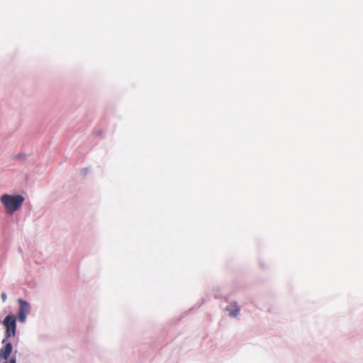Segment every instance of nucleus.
<instances>
[{"instance_id": "7ed1b4c3", "label": "nucleus", "mask_w": 363, "mask_h": 363, "mask_svg": "<svg viewBox=\"0 0 363 363\" xmlns=\"http://www.w3.org/2000/svg\"><path fill=\"white\" fill-rule=\"evenodd\" d=\"M18 302L19 303L18 320L20 322L23 323L30 312V307L28 302L22 299H18Z\"/></svg>"}, {"instance_id": "0eeeda50", "label": "nucleus", "mask_w": 363, "mask_h": 363, "mask_svg": "<svg viewBox=\"0 0 363 363\" xmlns=\"http://www.w3.org/2000/svg\"><path fill=\"white\" fill-rule=\"evenodd\" d=\"M10 363H16V359L15 358H11V360H10Z\"/></svg>"}, {"instance_id": "423d86ee", "label": "nucleus", "mask_w": 363, "mask_h": 363, "mask_svg": "<svg viewBox=\"0 0 363 363\" xmlns=\"http://www.w3.org/2000/svg\"><path fill=\"white\" fill-rule=\"evenodd\" d=\"M1 298H2V301H3L4 302H5V301H6V299H7V295H6V294L5 292H3V293L1 294Z\"/></svg>"}, {"instance_id": "f257e3e1", "label": "nucleus", "mask_w": 363, "mask_h": 363, "mask_svg": "<svg viewBox=\"0 0 363 363\" xmlns=\"http://www.w3.org/2000/svg\"><path fill=\"white\" fill-rule=\"evenodd\" d=\"M0 200L4 206L6 212L13 213L22 206V203L24 201V198L21 195L13 196L4 194L1 197Z\"/></svg>"}, {"instance_id": "39448f33", "label": "nucleus", "mask_w": 363, "mask_h": 363, "mask_svg": "<svg viewBox=\"0 0 363 363\" xmlns=\"http://www.w3.org/2000/svg\"><path fill=\"white\" fill-rule=\"evenodd\" d=\"M239 312L240 309L236 304L231 306V309L230 311V315L231 316L236 317L239 314Z\"/></svg>"}, {"instance_id": "6e6552de", "label": "nucleus", "mask_w": 363, "mask_h": 363, "mask_svg": "<svg viewBox=\"0 0 363 363\" xmlns=\"http://www.w3.org/2000/svg\"><path fill=\"white\" fill-rule=\"evenodd\" d=\"M6 342V339H4L2 342L4 343Z\"/></svg>"}, {"instance_id": "1a4fd4ad", "label": "nucleus", "mask_w": 363, "mask_h": 363, "mask_svg": "<svg viewBox=\"0 0 363 363\" xmlns=\"http://www.w3.org/2000/svg\"><path fill=\"white\" fill-rule=\"evenodd\" d=\"M4 363H7L6 362H4Z\"/></svg>"}, {"instance_id": "f03ea898", "label": "nucleus", "mask_w": 363, "mask_h": 363, "mask_svg": "<svg viewBox=\"0 0 363 363\" xmlns=\"http://www.w3.org/2000/svg\"><path fill=\"white\" fill-rule=\"evenodd\" d=\"M3 325L5 327L6 337L15 336L16 333V318L13 315H8L3 320Z\"/></svg>"}, {"instance_id": "20e7f679", "label": "nucleus", "mask_w": 363, "mask_h": 363, "mask_svg": "<svg viewBox=\"0 0 363 363\" xmlns=\"http://www.w3.org/2000/svg\"><path fill=\"white\" fill-rule=\"evenodd\" d=\"M13 347L11 343L8 342L0 350V361L6 360L12 352Z\"/></svg>"}]
</instances>
